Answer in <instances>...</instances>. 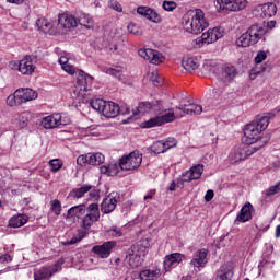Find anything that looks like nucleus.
<instances>
[{"instance_id": "0e129e2a", "label": "nucleus", "mask_w": 280, "mask_h": 280, "mask_svg": "<svg viewBox=\"0 0 280 280\" xmlns=\"http://www.w3.org/2000/svg\"><path fill=\"white\" fill-rule=\"evenodd\" d=\"M275 236H276L277 240H279V237H280V224L277 225V228H276V234H275Z\"/></svg>"}, {"instance_id": "ea45409f", "label": "nucleus", "mask_w": 280, "mask_h": 280, "mask_svg": "<svg viewBox=\"0 0 280 280\" xmlns=\"http://www.w3.org/2000/svg\"><path fill=\"white\" fill-rule=\"evenodd\" d=\"M27 116L25 114L16 115L12 119V124L15 128H25L27 126Z\"/></svg>"}, {"instance_id": "423d86ee", "label": "nucleus", "mask_w": 280, "mask_h": 280, "mask_svg": "<svg viewBox=\"0 0 280 280\" xmlns=\"http://www.w3.org/2000/svg\"><path fill=\"white\" fill-rule=\"evenodd\" d=\"M91 107L106 117L107 119H115L121 113V108L118 104L113 101H104L102 98H96L90 103Z\"/></svg>"}, {"instance_id": "c03bdc74", "label": "nucleus", "mask_w": 280, "mask_h": 280, "mask_svg": "<svg viewBox=\"0 0 280 280\" xmlns=\"http://www.w3.org/2000/svg\"><path fill=\"white\" fill-rule=\"evenodd\" d=\"M277 194H280V180L277 182L275 185L270 186L267 190H266V196L268 198L272 197V196H277Z\"/></svg>"}, {"instance_id": "4be33fe9", "label": "nucleus", "mask_w": 280, "mask_h": 280, "mask_svg": "<svg viewBox=\"0 0 280 280\" xmlns=\"http://www.w3.org/2000/svg\"><path fill=\"white\" fill-rule=\"evenodd\" d=\"M36 71V63L34 62V57L26 55L20 60V73L22 75H32Z\"/></svg>"}, {"instance_id": "7ed1b4c3", "label": "nucleus", "mask_w": 280, "mask_h": 280, "mask_svg": "<svg viewBox=\"0 0 280 280\" xmlns=\"http://www.w3.org/2000/svg\"><path fill=\"white\" fill-rule=\"evenodd\" d=\"M61 69L69 73V75L77 74V82L73 89V95L79 100V102H84L86 100V93L91 91V84H93V77L86 74L82 70H77L71 63H66L61 66Z\"/></svg>"}, {"instance_id": "20e7f679", "label": "nucleus", "mask_w": 280, "mask_h": 280, "mask_svg": "<svg viewBox=\"0 0 280 280\" xmlns=\"http://www.w3.org/2000/svg\"><path fill=\"white\" fill-rule=\"evenodd\" d=\"M264 36H266V28L254 24L236 39V45L237 47H250V45H257Z\"/></svg>"}, {"instance_id": "c85d7f7f", "label": "nucleus", "mask_w": 280, "mask_h": 280, "mask_svg": "<svg viewBox=\"0 0 280 280\" xmlns=\"http://www.w3.org/2000/svg\"><path fill=\"white\" fill-rule=\"evenodd\" d=\"M84 213H86V205L74 206L68 210L66 219L70 220V222H75V220H80Z\"/></svg>"}, {"instance_id": "3c124183", "label": "nucleus", "mask_w": 280, "mask_h": 280, "mask_svg": "<svg viewBox=\"0 0 280 280\" xmlns=\"http://www.w3.org/2000/svg\"><path fill=\"white\" fill-rule=\"evenodd\" d=\"M20 67H21V61H10L9 62V69H11L12 71H19L20 72Z\"/></svg>"}, {"instance_id": "473e14b6", "label": "nucleus", "mask_w": 280, "mask_h": 280, "mask_svg": "<svg viewBox=\"0 0 280 280\" xmlns=\"http://www.w3.org/2000/svg\"><path fill=\"white\" fill-rule=\"evenodd\" d=\"M28 220L30 217H27V214H16L9 220V226L12 229H21V226H25V224H27Z\"/></svg>"}, {"instance_id": "bb28decb", "label": "nucleus", "mask_w": 280, "mask_h": 280, "mask_svg": "<svg viewBox=\"0 0 280 280\" xmlns=\"http://www.w3.org/2000/svg\"><path fill=\"white\" fill-rule=\"evenodd\" d=\"M253 220V205L250 202L245 203L238 214L236 215L235 223H244Z\"/></svg>"}, {"instance_id": "6e6d98bb", "label": "nucleus", "mask_w": 280, "mask_h": 280, "mask_svg": "<svg viewBox=\"0 0 280 280\" xmlns=\"http://www.w3.org/2000/svg\"><path fill=\"white\" fill-rule=\"evenodd\" d=\"M156 194V189H151L147 192L144 196V200H152L154 198V195Z\"/></svg>"}, {"instance_id": "052dcab7", "label": "nucleus", "mask_w": 280, "mask_h": 280, "mask_svg": "<svg viewBox=\"0 0 280 280\" xmlns=\"http://www.w3.org/2000/svg\"><path fill=\"white\" fill-rule=\"evenodd\" d=\"M8 3H13L14 5H22L25 0H7Z\"/></svg>"}, {"instance_id": "4d7b16f0", "label": "nucleus", "mask_w": 280, "mask_h": 280, "mask_svg": "<svg viewBox=\"0 0 280 280\" xmlns=\"http://www.w3.org/2000/svg\"><path fill=\"white\" fill-rule=\"evenodd\" d=\"M59 65H60L61 67H63L65 65H69V57H67V56H61V57L59 58Z\"/></svg>"}, {"instance_id": "f704fd0d", "label": "nucleus", "mask_w": 280, "mask_h": 280, "mask_svg": "<svg viewBox=\"0 0 280 280\" xmlns=\"http://www.w3.org/2000/svg\"><path fill=\"white\" fill-rule=\"evenodd\" d=\"M91 189H93V186L89 185V184H84L79 188H73L69 196L70 198L73 199H80L83 198L84 195L89 194V191H91Z\"/></svg>"}, {"instance_id": "b1692460", "label": "nucleus", "mask_w": 280, "mask_h": 280, "mask_svg": "<svg viewBox=\"0 0 280 280\" xmlns=\"http://www.w3.org/2000/svg\"><path fill=\"white\" fill-rule=\"evenodd\" d=\"M202 172H205V166L197 164L183 173V182L191 183V180H198L202 176Z\"/></svg>"}, {"instance_id": "e433bc0d", "label": "nucleus", "mask_w": 280, "mask_h": 280, "mask_svg": "<svg viewBox=\"0 0 280 280\" xmlns=\"http://www.w3.org/2000/svg\"><path fill=\"white\" fill-rule=\"evenodd\" d=\"M233 275H235V272L233 271V266L223 265L221 267V273L218 275L217 280H232Z\"/></svg>"}, {"instance_id": "338daca9", "label": "nucleus", "mask_w": 280, "mask_h": 280, "mask_svg": "<svg viewBox=\"0 0 280 280\" xmlns=\"http://www.w3.org/2000/svg\"><path fill=\"white\" fill-rule=\"evenodd\" d=\"M90 196H91V198H97V192L91 191V192H90Z\"/></svg>"}, {"instance_id": "cd10ccee", "label": "nucleus", "mask_w": 280, "mask_h": 280, "mask_svg": "<svg viewBox=\"0 0 280 280\" xmlns=\"http://www.w3.org/2000/svg\"><path fill=\"white\" fill-rule=\"evenodd\" d=\"M124 69H126L125 63L114 65L113 67H104L103 73L112 75V78H116L117 80H124Z\"/></svg>"}, {"instance_id": "603ef678", "label": "nucleus", "mask_w": 280, "mask_h": 280, "mask_svg": "<svg viewBox=\"0 0 280 280\" xmlns=\"http://www.w3.org/2000/svg\"><path fill=\"white\" fill-rule=\"evenodd\" d=\"M271 264L270 258H262L258 265V268H268V266H271Z\"/></svg>"}, {"instance_id": "4468645a", "label": "nucleus", "mask_w": 280, "mask_h": 280, "mask_svg": "<svg viewBox=\"0 0 280 280\" xmlns=\"http://www.w3.org/2000/svg\"><path fill=\"white\" fill-rule=\"evenodd\" d=\"M65 264V258H59L55 265L49 267H42L34 272L35 280H47L49 277H54L56 272L62 270V265Z\"/></svg>"}, {"instance_id": "680f3d73", "label": "nucleus", "mask_w": 280, "mask_h": 280, "mask_svg": "<svg viewBox=\"0 0 280 280\" xmlns=\"http://www.w3.org/2000/svg\"><path fill=\"white\" fill-rule=\"evenodd\" d=\"M79 237H80V240H83V237H86V230L85 229L79 231Z\"/></svg>"}, {"instance_id": "c756f323", "label": "nucleus", "mask_w": 280, "mask_h": 280, "mask_svg": "<svg viewBox=\"0 0 280 280\" xmlns=\"http://www.w3.org/2000/svg\"><path fill=\"white\" fill-rule=\"evenodd\" d=\"M237 68L234 66H225L221 74V80L224 84H231L237 78Z\"/></svg>"}, {"instance_id": "49530a36", "label": "nucleus", "mask_w": 280, "mask_h": 280, "mask_svg": "<svg viewBox=\"0 0 280 280\" xmlns=\"http://www.w3.org/2000/svg\"><path fill=\"white\" fill-rule=\"evenodd\" d=\"M127 30H128L129 34H133L135 36H141V34H143V31H141V27H139V25H137L135 23H130L127 26Z\"/></svg>"}, {"instance_id": "09e8293b", "label": "nucleus", "mask_w": 280, "mask_h": 280, "mask_svg": "<svg viewBox=\"0 0 280 280\" xmlns=\"http://www.w3.org/2000/svg\"><path fill=\"white\" fill-rule=\"evenodd\" d=\"M108 233H110L112 237H121L124 235V231H121V228L113 226L108 230Z\"/></svg>"}, {"instance_id": "dca6fc26", "label": "nucleus", "mask_w": 280, "mask_h": 280, "mask_svg": "<svg viewBox=\"0 0 280 280\" xmlns=\"http://www.w3.org/2000/svg\"><path fill=\"white\" fill-rule=\"evenodd\" d=\"M121 200V195L117 191L110 192L107 197H105L101 203L102 213L108 214L113 213L114 209L117 208V202Z\"/></svg>"}, {"instance_id": "ddd939ff", "label": "nucleus", "mask_w": 280, "mask_h": 280, "mask_svg": "<svg viewBox=\"0 0 280 280\" xmlns=\"http://www.w3.org/2000/svg\"><path fill=\"white\" fill-rule=\"evenodd\" d=\"M248 5V0H215L214 8L218 12H224L228 10L229 12H240L244 10Z\"/></svg>"}, {"instance_id": "58836bf2", "label": "nucleus", "mask_w": 280, "mask_h": 280, "mask_svg": "<svg viewBox=\"0 0 280 280\" xmlns=\"http://www.w3.org/2000/svg\"><path fill=\"white\" fill-rule=\"evenodd\" d=\"M152 110V103L150 102H141L139 103L137 109L133 112L135 119H138V115H145V113H150Z\"/></svg>"}, {"instance_id": "5701e85b", "label": "nucleus", "mask_w": 280, "mask_h": 280, "mask_svg": "<svg viewBox=\"0 0 280 280\" xmlns=\"http://www.w3.org/2000/svg\"><path fill=\"white\" fill-rule=\"evenodd\" d=\"M209 255V250L201 248L197 250L194 254L192 259L190 260V266H194V268H205L207 264L209 262V258H207Z\"/></svg>"}, {"instance_id": "f3484780", "label": "nucleus", "mask_w": 280, "mask_h": 280, "mask_svg": "<svg viewBox=\"0 0 280 280\" xmlns=\"http://www.w3.org/2000/svg\"><path fill=\"white\" fill-rule=\"evenodd\" d=\"M253 14L257 19H272L277 14V4L272 2L259 4L254 9Z\"/></svg>"}, {"instance_id": "de8ad7c7", "label": "nucleus", "mask_w": 280, "mask_h": 280, "mask_svg": "<svg viewBox=\"0 0 280 280\" xmlns=\"http://www.w3.org/2000/svg\"><path fill=\"white\" fill-rule=\"evenodd\" d=\"M162 8L165 10V12H174V10L177 8V4L174 1H164Z\"/></svg>"}, {"instance_id": "6e6552de", "label": "nucleus", "mask_w": 280, "mask_h": 280, "mask_svg": "<svg viewBox=\"0 0 280 280\" xmlns=\"http://www.w3.org/2000/svg\"><path fill=\"white\" fill-rule=\"evenodd\" d=\"M268 143V139H265L261 144H247L244 147L234 148L230 153V161L231 163H240V161H245L248 156H253L255 152H259L264 145Z\"/></svg>"}, {"instance_id": "412c9836", "label": "nucleus", "mask_w": 280, "mask_h": 280, "mask_svg": "<svg viewBox=\"0 0 280 280\" xmlns=\"http://www.w3.org/2000/svg\"><path fill=\"white\" fill-rule=\"evenodd\" d=\"M172 148H176V139L167 138L166 140H159L151 145V152L154 154H163L167 152V150H172Z\"/></svg>"}, {"instance_id": "5fc2aeb1", "label": "nucleus", "mask_w": 280, "mask_h": 280, "mask_svg": "<svg viewBox=\"0 0 280 280\" xmlns=\"http://www.w3.org/2000/svg\"><path fill=\"white\" fill-rule=\"evenodd\" d=\"M213 196H215L213 190H211V189L207 190V192L205 195L206 202H211L213 200Z\"/></svg>"}, {"instance_id": "a211bd4d", "label": "nucleus", "mask_w": 280, "mask_h": 280, "mask_svg": "<svg viewBox=\"0 0 280 280\" xmlns=\"http://www.w3.org/2000/svg\"><path fill=\"white\" fill-rule=\"evenodd\" d=\"M105 161L104 154L102 153H88L84 155H79L77 159L78 165H102Z\"/></svg>"}, {"instance_id": "aec40b11", "label": "nucleus", "mask_w": 280, "mask_h": 280, "mask_svg": "<svg viewBox=\"0 0 280 280\" xmlns=\"http://www.w3.org/2000/svg\"><path fill=\"white\" fill-rule=\"evenodd\" d=\"M117 246V243L115 241H107L103 243L102 245H95L92 248V253L94 255H97L101 259H108L110 257V253H113V248Z\"/></svg>"}, {"instance_id": "13d9d810", "label": "nucleus", "mask_w": 280, "mask_h": 280, "mask_svg": "<svg viewBox=\"0 0 280 280\" xmlns=\"http://www.w3.org/2000/svg\"><path fill=\"white\" fill-rule=\"evenodd\" d=\"M151 82H159V73L152 72L150 75Z\"/></svg>"}, {"instance_id": "f03ea898", "label": "nucleus", "mask_w": 280, "mask_h": 280, "mask_svg": "<svg viewBox=\"0 0 280 280\" xmlns=\"http://www.w3.org/2000/svg\"><path fill=\"white\" fill-rule=\"evenodd\" d=\"M176 110L182 113L174 112V109H168L167 113L153 117L144 122H142V128H154L156 126H163V124H172L174 119L180 118L184 115H200L202 113V105L190 103L188 105H179L176 107Z\"/></svg>"}, {"instance_id": "0eeeda50", "label": "nucleus", "mask_w": 280, "mask_h": 280, "mask_svg": "<svg viewBox=\"0 0 280 280\" xmlns=\"http://www.w3.org/2000/svg\"><path fill=\"white\" fill-rule=\"evenodd\" d=\"M209 27V21L205 18V11L201 9H196L191 20L184 23V30L188 34H201Z\"/></svg>"}, {"instance_id": "7c9ffc66", "label": "nucleus", "mask_w": 280, "mask_h": 280, "mask_svg": "<svg viewBox=\"0 0 280 280\" xmlns=\"http://www.w3.org/2000/svg\"><path fill=\"white\" fill-rule=\"evenodd\" d=\"M59 25L61 27L71 30V27H78V18L67 14V13H62L59 14Z\"/></svg>"}, {"instance_id": "72a5a7b5", "label": "nucleus", "mask_w": 280, "mask_h": 280, "mask_svg": "<svg viewBox=\"0 0 280 280\" xmlns=\"http://www.w3.org/2000/svg\"><path fill=\"white\" fill-rule=\"evenodd\" d=\"M161 269H144L139 272L140 280H159Z\"/></svg>"}, {"instance_id": "39448f33", "label": "nucleus", "mask_w": 280, "mask_h": 280, "mask_svg": "<svg viewBox=\"0 0 280 280\" xmlns=\"http://www.w3.org/2000/svg\"><path fill=\"white\" fill-rule=\"evenodd\" d=\"M38 98V92L30 88H20L15 92L7 97V105L14 107L21 106V104H27V102H34Z\"/></svg>"}, {"instance_id": "2eb2a0df", "label": "nucleus", "mask_w": 280, "mask_h": 280, "mask_svg": "<svg viewBox=\"0 0 280 280\" xmlns=\"http://www.w3.org/2000/svg\"><path fill=\"white\" fill-rule=\"evenodd\" d=\"M86 211V215L82 219V228L89 231L94 222H100V205L91 203L88 206Z\"/></svg>"}, {"instance_id": "1a4fd4ad", "label": "nucleus", "mask_w": 280, "mask_h": 280, "mask_svg": "<svg viewBox=\"0 0 280 280\" xmlns=\"http://www.w3.org/2000/svg\"><path fill=\"white\" fill-rule=\"evenodd\" d=\"M145 255H148V248L142 245H136L127 250L126 259L131 268H139L143 264Z\"/></svg>"}, {"instance_id": "9b49d317", "label": "nucleus", "mask_w": 280, "mask_h": 280, "mask_svg": "<svg viewBox=\"0 0 280 280\" xmlns=\"http://www.w3.org/2000/svg\"><path fill=\"white\" fill-rule=\"evenodd\" d=\"M141 163H143V154L139 153V151H133L119 160V167L125 172H130L141 167Z\"/></svg>"}, {"instance_id": "37998d69", "label": "nucleus", "mask_w": 280, "mask_h": 280, "mask_svg": "<svg viewBox=\"0 0 280 280\" xmlns=\"http://www.w3.org/2000/svg\"><path fill=\"white\" fill-rule=\"evenodd\" d=\"M50 209L55 215H60V213H62V203L58 199L51 200Z\"/></svg>"}, {"instance_id": "69168bd1", "label": "nucleus", "mask_w": 280, "mask_h": 280, "mask_svg": "<svg viewBox=\"0 0 280 280\" xmlns=\"http://www.w3.org/2000/svg\"><path fill=\"white\" fill-rule=\"evenodd\" d=\"M170 191H176V182L171 183Z\"/></svg>"}, {"instance_id": "9d476101", "label": "nucleus", "mask_w": 280, "mask_h": 280, "mask_svg": "<svg viewBox=\"0 0 280 280\" xmlns=\"http://www.w3.org/2000/svg\"><path fill=\"white\" fill-rule=\"evenodd\" d=\"M40 124L45 130H54V128H58L59 126H69L71 118L67 114L55 113L42 118Z\"/></svg>"}, {"instance_id": "bf43d9fd", "label": "nucleus", "mask_w": 280, "mask_h": 280, "mask_svg": "<svg viewBox=\"0 0 280 280\" xmlns=\"http://www.w3.org/2000/svg\"><path fill=\"white\" fill-rule=\"evenodd\" d=\"M113 10H116V12H121V4H119L118 2H114L112 4Z\"/></svg>"}, {"instance_id": "79ce46f5", "label": "nucleus", "mask_w": 280, "mask_h": 280, "mask_svg": "<svg viewBox=\"0 0 280 280\" xmlns=\"http://www.w3.org/2000/svg\"><path fill=\"white\" fill-rule=\"evenodd\" d=\"M62 165L63 163L60 159H54L49 161V167L52 174H56V172H60V170H62Z\"/></svg>"}, {"instance_id": "f8f14e48", "label": "nucleus", "mask_w": 280, "mask_h": 280, "mask_svg": "<svg viewBox=\"0 0 280 280\" xmlns=\"http://www.w3.org/2000/svg\"><path fill=\"white\" fill-rule=\"evenodd\" d=\"M224 37V27L217 26L213 28H209L207 32L202 33V35L197 38L196 45L198 47H202V45H211V43H217L220 38Z\"/></svg>"}, {"instance_id": "864d4df0", "label": "nucleus", "mask_w": 280, "mask_h": 280, "mask_svg": "<svg viewBox=\"0 0 280 280\" xmlns=\"http://www.w3.org/2000/svg\"><path fill=\"white\" fill-rule=\"evenodd\" d=\"M10 261H12V256H10V254L0 256V264H10Z\"/></svg>"}, {"instance_id": "f257e3e1", "label": "nucleus", "mask_w": 280, "mask_h": 280, "mask_svg": "<svg viewBox=\"0 0 280 280\" xmlns=\"http://www.w3.org/2000/svg\"><path fill=\"white\" fill-rule=\"evenodd\" d=\"M270 119H275V113H265L258 116L255 121L247 124L244 128L243 143L245 145H261L266 139L268 143L270 138H259V135H261V132L268 128L270 125Z\"/></svg>"}, {"instance_id": "c9c22d12", "label": "nucleus", "mask_w": 280, "mask_h": 280, "mask_svg": "<svg viewBox=\"0 0 280 280\" xmlns=\"http://www.w3.org/2000/svg\"><path fill=\"white\" fill-rule=\"evenodd\" d=\"M182 66L186 71L191 73V71H196V69L200 67V61H198V58L196 57H189V58L183 59Z\"/></svg>"}, {"instance_id": "a18cd8bd", "label": "nucleus", "mask_w": 280, "mask_h": 280, "mask_svg": "<svg viewBox=\"0 0 280 280\" xmlns=\"http://www.w3.org/2000/svg\"><path fill=\"white\" fill-rule=\"evenodd\" d=\"M151 110H154V113H160V115H163V113H165L163 101H154L151 103Z\"/></svg>"}, {"instance_id": "6ab92c4d", "label": "nucleus", "mask_w": 280, "mask_h": 280, "mask_svg": "<svg viewBox=\"0 0 280 280\" xmlns=\"http://www.w3.org/2000/svg\"><path fill=\"white\" fill-rule=\"evenodd\" d=\"M138 55L140 58H143L144 60H149L151 65H161L165 58L163 57V54L159 52V50L150 49V48H141L138 50Z\"/></svg>"}, {"instance_id": "2f4dec72", "label": "nucleus", "mask_w": 280, "mask_h": 280, "mask_svg": "<svg viewBox=\"0 0 280 280\" xmlns=\"http://www.w3.org/2000/svg\"><path fill=\"white\" fill-rule=\"evenodd\" d=\"M119 170H121L119 162H110L109 164L100 167L101 174H106V176H117Z\"/></svg>"}, {"instance_id": "4c0bfd02", "label": "nucleus", "mask_w": 280, "mask_h": 280, "mask_svg": "<svg viewBox=\"0 0 280 280\" xmlns=\"http://www.w3.org/2000/svg\"><path fill=\"white\" fill-rule=\"evenodd\" d=\"M77 25H82L86 30H93V18L86 13H81L79 19H77Z\"/></svg>"}, {"instance_id": "774afa93", "label": "nucleus", "mask_w": 280, "mask_h": 280, "mask_svg": "<svg viewBox=\"0 0 280 280\" xmlns=\"http://www.w3.org/2000/svg\"><path fill=\"white\" fill-rule=\"evenodd\" d=\"M130 114V107H126V110L122 112V115H129Z\"/></svg>"}, {"instance_id": "a19ab883", "label": "nucleus", "mask_w": 280, "mask_h": 280, "mask_svg": "<svg viewBox=\"0 0 280 280\" xmlns=\"http://www.w3.org/2000/svg\"><path fill=\"white\" fill-rule=\"evenodd\" d=\"M36 25L38 27V30H40V32H49V30H51V27H54V24H51V22L45 20V19H38L36 21Z\"/></svg>"}, {"instance_id": "e2e57ef3", "label": "nucleus", "mask_w": 280, "mask_h": 280, "mask_svg": "<svg viewBox=\"0 0 280 280\" xmlns=\"http://www.w3.org/2000/svg\"><path fill=\"white\" fill-rule=\"evenodd\" d=\"M275 25H277V22H276V21H270V22L267 23V27H268L269 30H273Z\"/></svg>"}, {"instance_id": "393cba45", "label": "nucleus", "mask_w": 280, "mask_h": 280, "mask_svg": "<svg viewBox=\"0 0 280 280\" xmlns=\"http://www.w3.org/2000/svg\"><path fill=\"white\" fill-rule=\"evenodd\" d=\"M137 13L140 14V16H144V19L151 21L152 23H161L163 21L156 10L150 7H138Z\"/></svg>"}, {"instance_id": "8fccbe9b", "label": "nucleus", "mask_w": 280, "mask_h": 280, "mask_svg": "<svg viewBox=\"0 0 280 280\" xmlns=\"http://www.w3.org/2000/svg\"><path fill=\"white\" fill-rule=\"evenodd\" d=\"M266 58H267L266 51L264 50L258 51V54L255 57L256 65H261V62H264Z\"/></svg>"}, {"instance_id": "a878e982", "label": "nucleus", "mask_w": 280, "mask_h": 280, "mask_svg": "<svg viewBox=\"0 0 280 280\" xmlns=\"http://www.w3.org/2000/svg\"><path fill=\"white\" fill-rule=\"evenodd\" d=\"M183 259H185V255L180 253H173L165 256L164 270H166V272H170V270H172V268H176V266H178V264H180Z\"/></svg>"}]
</instances>
